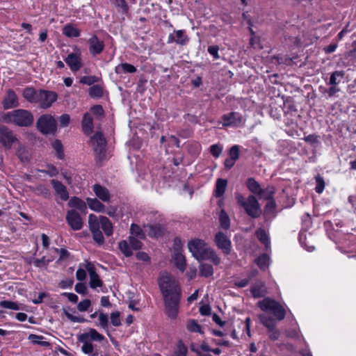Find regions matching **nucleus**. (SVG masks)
I'll use <instances>...</instances> for the list:
<instances>
[{
  "label": "nucleus",
  "instance_id": "1",
  "mask_svg": "<svg viewBox=\"0 0 356 356\" xmlns=\"http://www.w3.org/2000/svg\"><path fill=\"white\" fill-rule=\"evenodd\" d=\"M0 120L17 127H28L33 124L34 118L30 111L19 108L3 113Z\"/></svg>",
  "mask_w": 356,
  "mask_h": 356
},
{
  "label": "nucleus",
  "instance_id": "2",
  "mask_svg": "<svg viewBox=\"0 0 356 356\" xmlns=\"http://www.w3.org/2000/svg\"><path fill=\"white\" fill-rule=\"evenodd\" d=\"M159 284L163 298L181 296L179 284L172 275L168 273H163L160 277Z\"/></svg>",
  "mask_w": 356,
  "mask_h": 356
},
{
  "label": "nucleus",
  "instance_id": "3",
  "mask_svg": "<svg viewBox=\"0 0 356 356\" xmlns=\"http://www.w3.org/2000/svg\"><path fill=\"white\" fill-rule=\"evenodd\" d=\"M235 198L237 203L244 209L249 216L257 218L261 214L259 203L254 195H250L245 198L241 194L236 193H235Z\"/></svg>",
  "mask_w": 356,
  "mask_h": 356
},
{
  "label": "nucleus",
  "instance_id": "4",
  "mask_svg": "<svg viewBox=\"0 0 356 356\" xmlns=\"http://www.w3.org/2000/svg\"><path fill=\"white\" fill-rule=\"evenodd\" d=\"M257 306L263 312L271 313L278 321L283 320L286 314V311L283 305L270 298H264L259 301Z\"/></svg>",
  "mask_w": 356,
  "mask_h": 356
},
{
  "label": "nucleus",
  "instance_id": "5",
  "mask_svg": "<svg viewBox=\"0 0 356 356\" xmlns=\"http://www.w3.org/2000/svg\"><path fill=\"white\" fill-rule=\"evenodd\" d=\"M38 129L44 134H55L57 124L55 118L49 114L41 115L36 123Z\"/></svg>",
  "mask_w": 356,
  "mask_h": 356
},
{
  "label": "nucleus",
  "instance_id": "6",
  "mask_svg": "<svg viewBox=\"0 0 356 356\" xmlns=\"http://www.w3.org/2000/svg\"><path fill=\"white\" fill-rule=\"evenodd\" d=\"M181 296L163 298L164 312L170 319L177 318L179 312Z\"/></svg>",
  "mask_w": 356,
  "mask_h": 356
},
{
  "label": "nucleus",
  "instance_id": "7",
  "mask_svg": "<svg viewBox=\"0 0 356 356\" xmlns=\"http://www.w3.org/2000/svg\"><path fill=\"white\" fill-rule=\"evenodd\" d=\"M207 244L201 239L195 238L188 243V248L197 260H204V255L209 249Z\"/></svg>",
  "mask_w": 356,
  "mask_h": 356
},
{
  "label": "nucleus",
  "instance_id": "8",
  "mask_svg": "<svg viewBox=\"0 0 356 356\" xmlns=\"http://www.w3.org/2000/svg\"><path fill=\"white\" fill-rule=\"evenodd\" d=\"M91 145L97 158L102 161L105 157L106 141L101 132H96L90 138Z\"/></svg>",
  "mask_w": 356,
  "mask_h": 356
},
{
  "label": "nucleus",
  "instance_id": "9",
  "mask_svg": "<svg viewBox=\"0 0 356 356\" xmlns=\"http://www.w3.org/2000/svg\"><path fill=\"white\" fill-rule=\"evenodd\" d=\"M19 142L14 132L4 125L0 126V143L6 149H10L14 143Z\"/></svg>",
  "mask_w": 356,
  "mask_h": 356
},
{
  "label": "nucleus",
  "instance_id": "10",
  "mask_svg": "<svg viewBox=\"0 0 356 356\" xmlns=\"http://www.w3.org/2000/svg\"><path fill=\"white\" fill-rule=\"evenodd\" d=\"M222 126L239 127H242L245 122V118L238 112H230L222 116Z\"/></svg>",
  "mask_w": 356,
  "mask_h": 356
},
{
  "label": "nucleus",
  "instance_id": "11",
  "mask_svg": "<svg viewBox=\"0 0 356 356\" xmlns=\"http://www.w3.org/2000/svg\"><path fill=\"white\" fill-rule=\"evenodd\" d=\"M57 99V94L52 91L40 90L38 92L37 102L42 108H49Z\"/></svg>",
  "mask_w": 356,
  "mask_h": 356
},
{
  "label": "nucleus",
  "instance_id": "12",
  "mask_svg": "<svg viewBox=\"0 0 356 356\" xmlns=\"http://www.w3.org/2000/svg\"><path fill=\"white\" fill-rule=\"evenodd\" d=\"M215 243L225 254H229L232 250V243L229 238L222 232H218L215 236Z\"/></svg>",
  "mask_w": 356,
  "mask_h": 356
},
{
  "label": "nucleus",
  "instance_id": "13",
  "mask_svg": "<svg viewBox=\"0 0 356 356\" xmlns=\"http://www.w3.org/2000/svg\"><path fill=\"white\" fill-rule=\"evenodd\" d=\"M66 220L73 230H80L83 227V220L80 214L74 209L67 211Z\"/></svg>",
  "mask_w": 356,
  "mask_h": 356
},
{
  "label": "nucleus",
  "instance_id": "14",
  "mask_svg": "<svg viewBox=\"0 0 356 356\" xmlns=\"http://www.w3.org/2000/svg\"><path fill=\"white\" fill-rule=\"evenodd\" d=\"M188 40L189 39L185 34V31L184 30H178L174 31L172 33L168 35L167 42L168 44L175 42L177 44L184 46L186 44Z\"/></svg>",
  "mask_w": 356,
  "mask_h": 356
},
{
  "label": "nucleus",
  "instance_id": "15",
  "mask_svg": "<svg viewBox=\"0 0 356 356\" xmlns=\"http://www.w3.org/2000/svg\"><path fill=\"white\" fill-rule=\"evenodd\" d=\"M89 51L92 56L100 54L104 49V44L102 40H100L96 35H92L88 40Z\"/></svg>",
  "mask_w": 356,
  "mask_h": 356
},
{
  "label": "nucleus",
  "instance_id": "16",
  "mask_svg": "<svg viewBox=\"0 0 356 356\" xmlns=\"http://www.w3.org/2000/svg\"><path fill=\"white\" fill-rule=\"evenodd\" d=\"M65 61L72 72H76L82 67L80 53H71L68 54L65 58Z\"/></svg>",
  "mask_w": 356,
  "mask_h": 356
},
{
  "label": "nucleus",
  "instance_id": "17",
  "mask_svg": "<svg viewBox=\"0 0 356 356\" xmlns=\"http://www.w3.org/2000/svg\"><path fill=\"white\" fill-rule=\"evenodd\" d=\"M144 232L152 238H158L165 232V228L160 224H147L144 225Z\"/></svg>",
  "mask_w": 356,
  "mask_h": 356
},
{
  "label": "nucleus",
  "instance_id": "18",
  "mask_svg": "<svg viewBox=\"0 0 356 356\" xmlns=\"http://www.w3.org/2000/svg\"><path fill=\"white\" fill-rule=\"evenodd\" d=\"M2 104L5 109L13 108L18 106L19 102L16 93L12 90H8L2 102Z\"/></svg>",
  "mask_w": 356,
  "mask_h": 356
},
{
  "label": "nucleus",
  "instance_id": "19",
  "mask_svg": "<svg viewBox=\"0 0 356 356\" xmlns=\"http://www.w3.org/2000/svg\"><path fill=\"white\" fill-rule=\"evenodd\" d=\"M92 190L96 196L104 202H109L111 198V195L108 188L100 184H95L92 186Z\"/></svg>",
  "mask_w": 356,
  "mask_h": 356
},
{
  "label": "nucleus",
  "instance_id": "20",
  "mask_svg": "<svg viewBox=\"0 0 356 356\" xmlns=\"http://www.w3.org/2000/svg\"><path fill=\"white\" fill-rule=\"evenodd\" d=\"M51 183L56 191V193L60 196L61 200H67L69 198V194L67 188L60 181L52 179Z\"/></svg>",
  "mask_w": 356,
  "mask_h": 356
},
{
  "label": "nucleus",
  "instance_id": "21",
  "mask_svg": "<svg viewBox=\"0 0 356 356\" xmlns=\"http://www.w3.org/2000/svg\"><path fill=\"white\" fill-rule=\"evenodd\" d=\"M87 270L90 275V286L92 289L101 286L102 285V282L98 274L94 270V268L90 264L87 265Z\"/></svg>",
  "mask_w": 356,
  "mask_h": 356
},
{
  "label": "nucleus",
  "instance_id": "22",
  "mask_svg": "<svg viewBox=\"0 0 356 356\" xmlns=\"http://www.w3.org/2000/svg\"><path fill=\"white\" fill-rule=\"evenodd\" d=\"M79 336L81 337L85 341H95L100 342L104 339V337L93 328L90 329L88 332L83 333Z\"/></svg>",
  "mask_w": 356,
  "mask_h": 356
},
{
  "label": "nucleus",
  "instance_id": "23",
  "mask_svg": "<svg viewBox=\"0 0 356 356\" xmlns=\"http://www.w3.org/2000/svg\"><path fill=\"white\" fill-rule=\"evenodd\" d=\"M250 291L253 297L255 298L263 297L267 293L265 284L263 282H258L253 284L251 287Z\"/></svg>",
  "mask_w": 356,
  "mask_h": 356
},
{
  "label": "nucleus",
  "instance_id": "24",
  "mask_svg": "<svg viewBox=\"0 0 356 356\" xmlns=\"http://www.w3.org/2000/svg\"><path fill=\"white\" fill-rule=\"evenodd\" d=\"M137 71L136 67L129 63H122L115 67V72L117 74H134Z\"/></svg>",
  "mask_w": 356,
  "mask_h": 356
},
{
  "label": "nucleus",
  "instance_id": "25",
  "mask_svg": "<svg viewBox=\"0 0 356 356\" xmlns=\"http://www.w3.org/2000/svg\"><path fill=\"white\" fill-rule=\"evenodd\" d=\"M82 128L83 132L89 135L92 132L93 130V119L92 115L90 113L84 114L82 120Z\"/></svg>",
  "mask_w": 356,
  "mask_h": 356
},
{
  "label": "nucleus",
  "instance_id": "26",
  "mask_svg": "<svg viewBox=\"0 0 356 356\" xmlns=\"http://www.w3.org/2000/svg\"><path fill=\"white\" fill-rule=\"evenodd\" d=\"M172 259L176 267L181 272L186 269V259L181 252H173Z\"/></svg>",
  "mask_w": 356,
  "mask_h": 356
},
{
  "label": "nucleus",
  "instance_id": "27",
  "mask_svg": "<svg viewBox=\"0 0 356 356\" xmlns=\"http://www.w3.org/2000/svg\"><path fill=\"white\" fill-rule=\"evenodd\" d=\"M86 202L91 210L99 213L105 212V206L97 198L88 197Z\"/></svg>",
  "mask_w": 356,
  "mask_h": 356
},
{
  "label": "nucleus",
  "instance_id": "28",
  "mask_svg": "<svg viewBox=\"0 0 356 356\" xmlns=\"http://www.w3.org/2000/svg\"><path fill=\"white\" fill-rule=\"evenodd\" d=\"M100 224L106 236H111L113 234V227L110 220L106 216H101Z\"/></svg>",
  "mask_w": 356,
  "mask_h": 356
},
{
  "label": "nucleus",
  "instance_id": "29",
  "mask_svg": "<svg viewBox=\"0 0 356 356\" xmlns=\"http://www.w3.org/2000/svg\"><path fill=\"white\" fill-rule=\"evenodd\" d=\"M79 341L83 343L81 346V350L85 353L90 356H97L98 353L94 350L92 344L90 341H85L83 338L79 336Z\"/></svg>",
  "mask_w": 356,
  "mask_h": 356
},
{
  "label": "nucleus",
  "instance_id": "30",
  "mask_svg": "<svg viewBox=\"0 0 356 356\" xmlns=\"http://www.w3.org/2000/svg\"><path fill=\"white\" fill-rule=\"evenodd\" d=\"M256 236L258 240L264 245L265 248L266 249L270 248V241L269 239L268 234L266 233V232L262 229L259 228L256 231Z\"/></svg>",
  "mask_w": 356,
  "mask_h": 356
},
{
  "label": "nucleus",
  "instance_id": "31",
  "mask_svg": "<svg viewBox=\"0 0 356 356\" xmlns=\"http://www.w3.org/2000/svg\"><path fill=\"white\" fill-rule=\"evenodd\" d=\"M63 33L68 38H77L80 35V31L74 25L67 24L64 26Z\"/></svg>",
  "mask_w": 356,
  "mask_h": 356
},
{
  "label": "nucleus",
  "instance_id": "32",
  "mask_svg": "<svg viewBox=\"0 0 356 356\" xmlns=\"http://www.w3.org/2000/svg\"><path fill=\"white\" fill-rule=\"evenodd\" d=\"M259 318L260 322L268 329V330H273V328L276 327L275 319L270 316H268L266 314H262L259 315Z\"/></svg>",
  "mask_w": 356,
  "mask_h": 356
},
{
  "label": "nucleus",
  "instance_id": "33",
  "mask_svg": "<svg viewBox=\"0 0 356 356\" xmlns=\"http://www.w3.org/2000/svg\"><path fill=\"white\" fill-rule=\"evenodd\" d=\"M227 181L224 179H218L216 181V188L214 191L215 196L216 197H220L223 195L226 187H227Z\"/></svg>",
  "mask_w": 356,
  "mask_h": 356
},
{
  "label": "nucleus",
  "instance_id": "34",
  "mask_svg": "<svg viewBox=\"0 0 356 356\" xmlns=\"http://www.w3.org/2000/svg\"><path fill=\"white\" fill-rule=\"evenodd\" d=\"M344 75H345V72L343 70H341V71L337 70V71L333 72L330 75L328 84L331 85V86L338 85L341 81V80L343 79Z\"/></svg>",
  "mask_w": 356,
  "mask_h": 356
},
{
  "label": "nucleus",
  "instance_id": "35",
  "mask_svg": "<svg viewBox=\"0 0 356 356\" xmlns=\"http://www.w3.org/2000/svg\"><path fill=\"white\" fill-rule=\"evenodd\" d=\"M18 147L16 154L22 162H27L29 160V153L26 147L19 142L17 143Z\"/></svg>",
  "mask_w": 356,
  "mask_h": 356
},
{
  "label": "nucleus",
  "instance_id": "36",
  "mask_svg": "<svg viewBox=\"0 0 356 356\" xmlns=\"http://www.w3.org/2000/svg\"><path fill=\"white\" fill-rule=\"evenodd\" d=\"M248 188L254 194L258 195L261 192L260 184L254 179L248 178L246 181Z\"/></svg>",
  "mask_w": 356,
  "mask_h": 356
},
{
  "label": "nucleus",
  "instance_id": "37",
  "mask_svg": "<svg viewBox=\"0 0 356 356\" xmlns=\"http://www.w3.org/2000/svg\"><path fill=\"white\" fill-rule=\"evenodd\" d=\"M68 205L70 207L76 208L81 211H84L86 209V203L76 197H72L68 202Z\"/></svg>",
  "mask_w": 356,
  "mask_h": 356
},
{
  "label": "nucleus",
  "instance_id": "38",
  "mask_svg": "<svg viewBox=\"0 0 356 356\" xmlns=\"http://www.w3.org/2000/svg\"><path fill=\"white\" fill-rule=\"evenodd\" d=\"M205 259L210 260L215 265H218L220 263V258L211 248H209L208 250L204 255V260Z\"/></svg>",
  "mask_w": 356,
  "mask_h": 356
},
{
  "label": "nucleus",
  "instance_id": "39",
  "mask_svg": "<svg viewBox=\"0 0 356 356\" xmlns=\"http://www.w3.org/2000/svg\"><path fill=\"white\" fill-rule=\"evenodd\" d=\"M23 97L30 102H36L38 92L33 88H26L23 91Z\"/></svg>",
  "mask_w": 356,
  "mask_h": 356
},
{
  "label": "nucleus",
  "instance_id": "40",
  "mask_svg": "<svg viewBox=\"0 0 356 356\" xmlns=\"http://www.w3.org/2000/svg\"><path fill=\"white\" fill-rule=\"evenodd\" d=\"M88 224H89V228L91 232L95 231L100 230V219L98 220L97 218L93 215L90 214L88 216Z\"/></svg>",
  "mask_w": 356,
  "mask_h": 356
},
{
  "label": "nucleus",
  "instance_id": "41",
  "mask_svg": "<svg viewBox=\"0 0 356 356\" xmlns=\"http://www.w3.org/2000/svg\"><path fill=\"white\" fill-rule=\"evenodd\" d=\"M130 233L131 236L137 237L138 238H145L146 233L144 232V228L142 229L140 226L136 224H132L130 227Z\"/></svg>",
  "mask_w": 356,
  "mask_h": 356
},
{
  "label": "nucleus",
  "instance_id": "42",
  "mask_svg": "<svg viewBox=\"0 0 356 356\" xmlns=\"http://www.w3.org/2000/svg\"><path fill=\"white\" fill-rule=\"evenodd\" d=\"M213 273V268L211 265L201 264L200 265V275L203 277H209Z\"/></svg>",
  "mask_w": 356,
  "mask_h": 356
},
{
  "label": "nucleus",
  "instance_id": "43",
  "mask_svg": "<svg viewBox=\"0 0 356 356\" xmlns=\"http://www.w3.org/2000/svg\"><path fill=\"white\" fill-rule=\"evenodd\" d=\"M219 221L222 228L227 229L230 225V220L227 213L222 210L219 215Z\"/></svg>",
  "mask_w": 356,
  "mask_h": 356
},
{
  "label": "nucleus",
  "instance_id": "44",
  "mask_svg": "<svg viewBox=\"0 0 356 356\" xmlns=\"http://www.w3.org/2000/svg\"><path fill=\"white\" fill-rule=\"evenodd\" d=\"M88 93L92 98H99L103 95V88L99 85H94L89 88Z\"/></svg>",
  "mask_w": 356,
  "mask_h": 356
},
{
  "label": "nucleus",
  "instance_id": "45",
  "mask_svg": "<svg viewBox=\"0 0 356 356\" xmlns=\"http://www.w3.org/2000/svg\"><path fill=\"white\" fill-rule=\"evenodd\" d=\"M187 330L191 332L202 333V327L194 319H190L186 324Z\"/></svg>",
  "mask_w": 356,
  "mask_h": 356
},
{
  "label": "nucleus",
  "instance_id": "46",
  "mask_svg": "<svg viewBox=\"0 0 356 356\" xmlns=\"http://www.w3.org/2000/svg\"><path fill=\"white\" fill-rule=\"evenodd\" d=\"M119 248L126 257H130L132 255V248H131L129 243L127 241H120L119 243Z\"/></svg>",
  "mask_w": 356,
  "mask_h": 356
},
{
  "label": "nucleus",
  "instance_id": "47",
  "mask_svg": "<svg viewBox=\"0 0 356 356\" xmlns=\"http://www.w3.org/2000/svg\"><path fill=\"white\" fill-rule=\"evenodd\" d=\"M0 307L2 308L9 309L15 310V311L20 309V307L19 306V305L17 302L10 301V300L1 301Z\"/></svg>",
  "mask_w": 356,
  "mask_h": 356
},
{
  "label": "nucleus",
  "instance_id": "48",
  "mask_svg": "<svg viewBox=\"0 0 356 356\" xmlns=\"http://www.w3.org/2000/svg\"><path fill=\"white\" fill-rule=\"evenodd\" d=\"M273 194H274L273 188L268 186L266 189H261V192L259 193L257 195H259L260 198H263V199L268 200H270L273 198Z\"/></svg>",
  "mask_w": 356,
  "mask_h": 356
},
{
  "label": "nucleus",
  "instance_id": "49",
  "mask_svg": "<svg viewBox=\"0 0 356 356\" xmlns=\"http://www.w3.org/2000/svg\"><path fill=\"white\" fill-rule=\"evenodd\" d=\"M52 146L56 152V156L59 159H63L64 157V152L63 149V145L58 140H56L53 143Z\"/></svg>",
  "mask_w": 356,
  "mask_h": 356
},
{
  "label": "nucleus",
  "instance_id": "50",
  "mask_svg": "<svg viewBox=\"0 0 356 356\" xmlns=\"http://www.w3.org/2000/svg\"><path fill=\"white\" fill-rule=\"evenodd\" d=\"M256 262L260 268L265 269L268 266L269 257L267 254H264L256 259Z\"/></svg>",
  "mask_w": 356,
  "mask_h": 356
},
{
  "label": "nucleus",
  "instance_id": "51",
  "mask_svg": "<svg viewBox=\"0 0 356 356\" xmlns=\"http://www.w3.org/2000/svg\"><path fill=\"white\" fill-rule=\"evenodd\" d=\"M188 353L187 348L181 342L179 341L177 344V349L175 350L173 356H186Z\"/></svg>",
  "mask_w": 356,
  "mask_h": 356
},
{
  "label": "nucleus",
  "instance_id": "52",
  "mask_svg": "<svg viewBox=\"0 0 356 356\" xmlns=\"http://www.w3.org/2000/svg\"><path fill=\"white\" fill-rule=\"evenodd\" d=\"M114 3L118 10L124 14L129 11V6L125 0H115Z\"/></svg>",
  "mask_w": 356,
  "mask_h": 356
},
{
  "label": "nucleus",
  "instance_id": "53",
  "mask_svg": "<svg viewBox=\"0 0 356 356\" xmlns=\"http://www.w3.org/2000/svg\"><path fill=\"white\" fill-rule=\"evenodd\" d=\"M29 339L30 340H31V341L33 343H35V344H40L43 346H49L50 345L49 342L42 341V339H44V337L42 336H38L36 334H30L29 337Z\"/></svg>",
  "mask_w": 356,
  "mask_h": 356
},
{
  "label": "nucleus",
  "instance_id": "54",
  "mask_svg": "<svg viewBox=\"0 0 356 356\" xmlns=\"http://www.w3.org/2000/svg\"><path fill=\"white\" fill-rule=\"evenodd\" d=\"M316 187H315V191L317 193H321L324 188H325V181H324V179L323 178L318 175L316 177Z\"/></svg>",
  "mask_w": 356,
  "mask_h": 356
},
{
  "label": "nucleus",
  "instance_id": "55",
  "mask_svg": "<svg viewBox=\"0 0 356 356\" xmlns=\"http://www.w3.org/2000/svg\"><path fill=\"white\" fill-rule=\"evenodd\" d=\"M51 261V259H46L45 257H42L41 259L34 260L33 264L38 268L46 267Z\"/></svg>",
  "mask_w": 356,
  "mask_h": 356
},
{
  "label": "nucleus",
  "instance_id": "56",
  "mask_svg": "<svg viewBox=\"0 0 356 356\" xmlns=\"http://www.w3.org/2000/svg\"><path fill=\"white\" fill-rule=\"evenodd\" d=\"M111 322L113 326L118 327L121 325L120 314L119 312L111 314Z\"/></svg>",
  "mask_w": 356,
  "mask_h": 356
},
{
  "label": "nucleus",
  "instance_id": "57",
  "mask_svg": "<svg viewBox=\"0 0 356 356\" xmlns=\"http://www.w3.org/2000/svg\"><path fill=\"white\" fill-rule=\"evenodd\" d=\"M93 240L99 245H102L104 243V238L101 230L95 231L91 232Z\"/></svg>",
  "mask_w": 356,
  "mask_h": 356
},
{
  "label": "nucleus",
  "instance_id": "58",
  "mask_svg": "<svg viewBox=\"0 0 356 356\" xmlns=\"http://www.w3.org/2000/svg\"><path fill=\"white\" fill-rule=\"evenodd\" d=\"M33 191L37 194V195H43L44 197H47L49 196V190L43 185H39L38 186H36L34 189H33Z\"/></svg>",
  "mask_w": 356,
  "mask_h": 356
},
{
  "label": "nucleus",
  "instance_id": "59",
  "mask_svg": "<svg viewBox=\"0 0 356 356\" xmlns=\"http://www.w3.org/2000/svg\"><path fill=\"white\" fill-rule=\"evenodd\" d=\"M129 241L131 248L134 250H139L142 247V242L136 237L129 236Z\"/></svg>",
  "mask_w": 356,
  "mask_h": 356
},
{
  "label": "nucleus",
  "instance_id": "60",
  "mask_svg": "<svg viewBox=\"0 0 356 356\" xmlns=\"http://www.w3.org/2000/svg\"><path fill=\"white\" fill-rule=\"evenodd\" d=\"M99 325L103 329H106L108 325V317L106 314L100 313L99 315Z\"/></svg>",
  "mask_w": 356,
  "mask_h": 356
},
{
  "label": "nucleus",
  "instance_id": "61",
  "mask_svg": "<svg viewBox=\"0 0 356 356\" xmlns=\"http://www.w3.org/2000/svg\"><path fill=\"white\" fill-rule=\"evenodd\" d=\"M222 151V147L220 145L214 144L210 147V152L211 154L216 158L218 157L221 154Z\"/></svg>",
  "mask_w": 356,
  "mask_h": 356
},
{
  "label": "nucleus",
  "instance_id": "62",
  "mask_svg": "<svg viewBox=\"0 0 356 356\" xmlns=\"http://www.w3.org/2000/svg\"><path fill=\"white\" fill-rule=\"evenodd\" d=\"M229 157L236 161L239 158V147L238 145L232 146L229 152Z\"/></svg>",
  "mask_w": 356,
  "mask_h": 356
},
{
  "label": "nucleus",
  "instance_id": "63",
  "mask_svg": "<svg viewBox=\"0 0 356 356\" xmlns=\"http://www.w3.org/2000/svg\"><path fill=\"white\" fill-rule=\"evenodd\" d=\"M90 305H91L90 300H88V299H85L83 301H81L78 304L77 309L80 312H85V311H87L89 309Z\"/></svg>",
  "mask_w": 356,
  "mask_h": 356
},
{
  "label": "nucleus",
  "instance_id": "64",
  "mask_svg": "<svg viewBox=\"0 0 356 356\" xmlns=\"http://www.w3.org/2000/svg\"><path fill=\"white\" fill-rule=\"evenodd\" d=\"M304 140L305 142L314 146L319 143L318 136L315 134H309L307 136H305Z\"/></svg>",
  "mask_w": 356,
  "mask_h": 356
}]
</instances>
